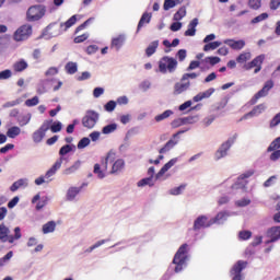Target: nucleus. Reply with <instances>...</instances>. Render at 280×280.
Listing matches in <instances>:
<instances>
[{"instance_id": "25", "label": "nucleus", "mask_w": 280, "mask_h": 280, "mask_svg": "<svg viewBox=\"0 0 280 280\" xmlns=\"http://www.w3.org/2000/svg\"><path fill=\"white\" fill-rule=\"evenodd\" d=\"M196 27H198V18L191 20L188 24L187 31L184 33V36H196Z\"/></svg>"}, {"instance_id": "35", "label": "nucleus", "mask_w": 280, "mask_h": 280, "mask_svg": "<svg viewBox=\"0 0 280 280\" xmlns=\"http://www.w3.org/2000/svg\"><path fill=\"white\" fill-rule=\"evenodd\" d=\"M54 231H56V222L55 221H49L43 225L44 235L54 233Z\"/></svg>"}, {"instance_id": "11", "label": "nucleus", "mask_w": 280, "mask_h": 280, "mask_svg": "<svg viewBox=\"0 0 280 280\" xmlns=\"http://www.w3.org/2000/svg\"><path fill=\"white\" fill-rule=\"evenodd\" d=\"M275 88V81L273 80H268L262 89L258 91L253 98L250 100V104H257L258 100H261V97H267L268 93H270V90Z\"/></svg>"}, {"instance_id": "54", "label": "nucleus", "mask_w": 280, "mask_h": 280, "mask_svg": "<svg viewBox=\"0 0 280 280\" xmlns=\"http://www.w3.org/2000/svg\"><path fill=\"white\" fill-rule=\"evenodd\" d=\"M50 177H47V173L45 174V176H39L35 179V185H44V183H51V179H49Z\"/></svg>"}, {"instance_id": "3", "label": "nucleus", "mask_w": 280, "mask_h": 280, "mask_svg": "<svg viewBox=\"0 0 280 280\" xmlns=\"http://www.w3.org/2000/svg\"><path fill=\"white\" fill-rule=\"evenodd\" d=\"M237 141V133H234L225 142H223L214 153V161H220L229 156V150L233 148V144Z\"/></svg>"}, {"instance_id": "28", "label": "nucleus", "mask_w": 280, "mask_h": 280, "mask_svg": "<svg viewBox=\"0 0 280 280\" xmlns=\"http://www.w3.org/2000/svg\"><path fill=\"white\" fill-rule=\"evenodd\" d=\"M10 235V229L5 224H0V242L5 244L8 242V236Z\"/></svg>"}, {"instance_id": "45", "label": "nucleus", "mask_w": 280, "mask_h": 280, "mask_svg": "<svg viewBox=\"0 0 280 280\" xmlns=\"http://www.w3.org/2000/svg\"><path fill=\"white\" fill-rule=\"evenodd\" d=\"M88 145H91V139L84 137L78 142L77 148L78 150H84V148H88Z\"/></svg>"}, {"instance_id": "38", "label": "nucleus", "mask_w": 280, "mask_h": 280, "mask_svg": "<svg viewBox=\"0 0 280 280\" xmlns=\"http://www.w3.org/2000/svg\"><path fill=\"white\" fill-rule=\"evenodd\" d=\"M222 46V42H211L206 43L203 46V51H213L214 49H218V47Z\"/></svg>"}, {"instance_id": "50", "label": "nucleus", "mask_w": 280, "mask_h": 280, "mask_svg": "<svg viewBox=\"0 0 280 280\" xmlns=\"http://www.w3.org/2000/svg\"><path fill=\"white\" fill-rule=\"evenodd\" d=\"M200 73L191 72V73H184L182 77V82H189V80H196Z\"/></svg>"}, {"instance_id": "16", "label": "nucleus", "mask_w": 280, "mask_h": 280, "mask_svg": "<svg viewBox=\"0 0 280 280\" xmlns=\"http://www.w3.org/2000/svg\"><path fill=\"white\" fill-rule=\"evenodd\" d=\"M267 237L270 240L266 242V244H272L275 242H279L280 238V226H272L267 231Z\"/></svg>"}, {"instance_id": "44", "label": "nucleus", "mask_w": 280, "mask_h": 280, "mask_svg": "<svg viewBox=\"0 0 280 280\" xmlns=\"http://www.w3.org/2000/svg\"><path fill=\"white\" fill-rule=\"evenodd\" d=\"M220 57H206L201 62L215 67V65L220 63Z\"/></svg>"}, {"instance_id": "31", "label": "nucleus", "mask_w": 280, "mask_h": 280, "mask_svg": "<svg viewBox=\"0 0 280 280\" xmlns=\"http://www.w3.org/2000/svg\"><path fill=\"white\" fill-rule=\"evenodd\" d=\"M19 135H21V127L13 126L7 130V137H9V139H16Z\"/></svg>"}, {"instance_id": "6", "label": "nucleus", "mask_w": 280, "mask_h": 280, "mask_svg": "<svg viewBox=\"0 0 280 280\" xmlns=\"http://www.w3.org/2000/svg\"><path fill=\"white\" fill-rule=\"evenodd\" d=\"M100 121V113L89 109L85 112V115L82 117L81 124L83 128L88 130H93L97 122Z\"/></svg>"}, {"instance_id": "17", "label": "nucleus", "mask_w": 280, "mask_h": 280, "mask_svg": "<svg viewBox=\"0 0 280 280\" xmlns=\"http://www.w3.org/2000/svg\"><path fill=\"white\" fill-rule=\"evenodd\" d=\"M191 86L189 81H180L175 83L174 85V95H180V93H185Z\"/></svg>"}, {"instance_id": "61", "label": "nucleus", "mask_w": 280, "mask_h": 280, "mask_svg": "<svg viewBox=\"0 0 280 280\" xmlns=\"http://www.w3.org/2000/svg\"><path fill=\"white\" fill-rule=\"evenodd\" d=\"M38 96H34L33 98H28L25 101V106L32 107V106H38Z\"/></svg>"}, {"instance_id": "21", "label": "nucleus", "mask_w": 280, "mask_h": 280, "mask_svg": "<svg viewBox=\"0 0 280 280\" xmlns=\"http://www.w3.org/2000/svg\"><path fill=\"white\" fill-rule=\"evenodd\" d=\"M265 59L266 56L264 55L257 56L253 61L246 63L244 68L246 69V71H250V69H254V67H261V65H264Z\"/></svg>"}, {"instance_id": "4", "label": "nucleus", "mask_w": 280, "mask_h": 280, "mask_svg": "<svg viewBox=\"0 0 280 280\" xmlns=\"http://www.w3.org/2000/svg\"><path fill=\"white\" fill-rule=\"evenodd\" d=\"M178 163V158H173L171 161H168L154 176L155 174V170L154 166L149 167L148 170V176L149 178L153 179L155 178V180H161V178H163V176H165V173L170 172V170H172V167H174V165H176Z\"/></svg>"}, {"instance_id": "64", "label": "nucleus", "mask_w": 280, "mask_h": 280, "mask_svg": "<svg viewBox=\"0 0 280 280\" xmlns=\"http://www.w3.org/2000/svg\"><path fill=\"white\" fill-rule=\"evenodd\" d=\"M252 236H253V233L250 231H241L238 233L240 240H250Z\"/></svg>"}, {"instance_id": "29", "label": "nucleus", "mask_w": 280, "mask_h": 280, "mask_svg": "<svg viewBox=\"0 0 280 280\" xmlns=\"http://www.w3.org/2000/svg\"><path fill=\"white\" fill-rule=\"evenodd\" d=\"M75 23H78V15H72L67 22L60 24V28L62 30L63 27L62 32H67V30L73 27Z\"/></svg>"}, {"instance_id": "63", "label": "nucleus", "mask_w": 280, "mask_h": 280, "mask_svg": "<svg viewBox=\"0 0 280 280\" xmlns=\"http://www.w3.org/2000/svg\"><path fill=\"white\" fill-rule=\"evenodd\" d=\"M172 128H180V126H185L184 118H176L171 122Z\"/></svg>"}, {"instance_id": "53", "label": "nucleus", "mask_w": 280, "mask_h": 280, "mask_svg": "<svg viewBox=\"0 0 280 280\" xmlns=\"http://www.w3.org/2000/svg\"><path fill=\"white\" fill-rule=\"evenodd\" d=\"M266 19H268V13H261L258 16L254 18L250 24L255 25L257 23H261V21H266Z\"/></svg>"}, {"instance_id": "46", "label": "nucleus", "mask_w": 280, "mask_h": 280, "mask_svg": "<svg viewBox=\"0 0 280 280\" xmlns=\"http://www.w3.org/2000/svg\"><path fill=\"white\" fill-rule=\"evenodd\" d=\"M117 130V124H109L105 127H103L102 132L103 135H110Z\"/></svg>"}, {"instance_id": "20", "label": "nucleus", "mask_w": 280, "mask_h": 280, "mask_svg": "<svg viewBox=\"0 0 280 280\" xmlns=\"http://www.w3.org/2000/svg\"><path fill=\"white\" fill-rule=\"evenodd\" d=\"M266 110V105L265 104H259L255 106L249 113L245 114L243 116V119H248V117H257L258 115H261Z\"/></svg>"}, {"instance_id": "40", "label": "nucleus", "mask_w": 280, "mask_h": 280, "mask_svg": "<svg viewBox=\"0 0 280 280\" xmlns=\"http://www.w3.org/2000/svg\"><path fill=\"white\" fill-rule=\"evenodd\" d=\"M172 115H174V112L171 109H167L164 113L155 116L154 119H155V121L161 122L165 119H168V117H172Z\"/></svg>"}, {"instance_id": "22", "label": "nucleus", "mask_w": 280, "mask_h": 280, "mask_svg": "<svg viewBox=\"0 0 280 280\" xmlns=\"http://www.w3.org/2000/svg\"><path fill=\"white\" fill-rule=\"evenodd\" d=\"M225 45H229V47H231L232 49H244V47L246 46V42L240 39V40H234V39H225L224 40Z\"/></svg>"}, {"instance_id": "48", "label": "nucleus", "mask_w": 280, "mask_h": 280, "mask_svg": "<svg viewBox=\"0 0 280 280\" xmlns=\"http://www.w3.org/2000/svg\"><path fill=\"white\" fill-rule=\"evenodd\" d=\"M12 257H14V253L8 252L4 257L0 258V268H3V266H5V264L12 259Z\"/></svg>"}, {"instance_id": "36", "label": "nucleus", "mask_w": 280, "mask_h": 280, "mask_svg": "<svg viewBox=\"0 0 280 280\" xmlns=\"http://www.w3.org/2000/svg\"><path fill=\"white\" fill-rule=\"evenodd\" d=\"M183 119H184V126H191L200 121V116L192 115V116L183 117Z\"/></svg>"}, {"instance_id": "39", "label": "nucleus", "mask_w": 280, "mask_h": 280, "mask_svg": "<svg viewBox=\"0 0 280 280\" xmlns=\"http://www.w3.org/2000/svg\"><path fill=\"white\" fill-rule=\"evenodd\" d=\"M137 185H138V187H145V186L154 187V179H152V177H145V178L140 179L137 183Z\"/></svg>"}, {"instance_id": "2", "label": "nucleus", "mask_w": 280, "mask_h": 280, "mask_svg": "<svg viewBox=\"0 0 280 280\" xmlns=\"http://www.w3.org/2000/svg\"><path fill=\"white\" fill-rule=\"evenodd\" d=\"M187 248H189V245L185 243L175 254L173 259V264L175 265V272H183V269L187 267V259H189V256H187Z\"/></svg>"}, {"instance_id": "23", "label": "nucleus", "mask_w": 280, "mask_h": 280, "mask_svg": "<svg viewBox=\"0 0 280 280\" xmlns=\"http://www.w3.org/2000/svg\"><path fill=\"white\" fill-rule=\"evenodd\" d=\"M213 93H215V89L210 88L205 92H200L199 94H197L196 96H194L192 101L194 102H202V100H207L209 98L210 95H213Z\"/></svg>"}, {"instance_id": "34", "label": "nucleus", "mask_w": 280, "mask_h": 280, "mask_svg": "<svg viewBox=\"0 0 280 280\" xmlns=\"http://www.w3.org/2000/svg\"><path fill=\"white\" fill-rule=\"evenodd\" d=\"M32 121V114H26V115H19L18 116V124L19 126H27Z\"/></svg>"}, {"instance_id": "60", "label": "nucleus", "mask_w": 280, "mask_h": 280, "mask_svg": "<svg viewBox=\"0 0 280 280\" xmlns=\"http://www.w3.org/2000/svg\"><path fill=\"white\" fill-rule=\"evenodd\" d=\"M12 78V70L7 69L0 72V80H10Z\"/></svg>"}, {"instance_id": "30", "label": "nucleus", "mask_w": 280, "mask_h": 280, "mask_svg": "<svg viewBox=\"0 0 280 280\" xmlns=\"http://www.w3.org/2000/svg\"><path fill=\"white\" fill-rule=\"evenodd\" d=\"M150 21H152V13L144 12L138 23L137 32H139V30L145 25V23H150Z\"/></svg>"}, {"instance_id": "62", "label": "nucleus", "mask_w": 280, "mask_h": 280, "mask_svg": "<svg viewBox=\"0 0 280 280\" xmlns=\"http://www.w3.org/2000/svg\"><path fill=\"white\" fill-rule=\"evenodd\" d=\"M151 86H152V83H151L150 81H148V80L142 81V82L139 84V89H140L141 91H143L144 93H145V91H149V89H151Z\"/></svg>"}, {"instance_id": "13", "label": "nucleus", "mask_w": 280, "mask_h": 280, "mask_svg": "<svg viewBox=\"0 0 280 280\" xmlns=\"http://www.w3.org/2000/svg\"><path fill=\"white\" fill-rule=\"evenodd\" d=\"M209 226H213L211 219L209 220L207 215H199L194 222L192 230L200 231V229H209Z\"/></svg>"}, {"instance_id": "14", "label": "nucleus", "mask_w": 280, "mask_h": 280, "mask_svg": "<svg viewBox=\"0 0 280 280\" xmlns=\"http://www.w3.org/2000/svg\"><path fill=\"white\" fill-rule=\"evenodd\" d=\"M81 191H82V187L70 186L66 191L67 202H75V200H78V196H80Z\"/></svg>"}, {"instance_id": "5", "label": "nucleus", "mask_w": 280, "mask_h": 280, "mask_svg": "<svg viewBox=\"0 0 280 280\" xmlns=\"http://www.w3.org/2000/svg\"><path fill=\"white\" fill-rule=\"evenodd\" d=\"M178 69V61L173 57H163L159 61V71L160 73H174Z\"/></svg>"}, {"instance_id": "10", "label": "nucleus", "mask_w": 280, "mask_h": 280, "mask_svg": "<svg viewBox=\"0 0 280 280\" xmlns=\"http://www.w3.org/2000/svg\"><path fill=\"white\" fill-rule=\"evenodd\" d=\"M246 266H248V261L238 260L230 271L232 280H244L242 271L245 270Z\"/></svg>"}, {"instance_id": "56", "label": "nucleus", "mask_w": 280, "mask_h": 280, "mask_svg": "<svg viewBox=\"0 0 280 280\" xmlns=\"http://www.w3.org/2000/svg\"><path fill=\"white\" fill-rule=\"evenodd\" d=\"M104 108L107 113H113V110L117 108V103L115 101H109L105 104Z\"/></svg>"}, {"instance_id": "24", "label": "nucleus", "mask_w": 280, "mask_h": 280, "mask_svg": "<svg viewBox=\"0 0 280 280\" xmlns=\"http://www.w3.org/2000/svg\"><path fill=\"white\" fill-rule=\"evenodd\" d=\"M124 167H126V162L122 159H118L114 162L110 174H119Z\"/></svg>"}, {"instance_id": "1", "label": "nucleus", "mask_w": 280, "mask_h": 280, "mask_svg": "<svg viewBox=\"0 0 280 280\" xmlns=\"http://www.w3.org/2000/svg\"><path fill=\"white\" fill-rule=\"evenodd\" d=\"M78 147L75 144H66L59 150V159L55 162V164L46 172V178H51V176H56V172L62 167V161H65V156L71 152H75Z\"/></svg>"}, {"instance_id": "49", "label": "nucleus", "mask_w": 280, "mask_h": 280, "mask_svg": "<svg viewBox=\"0 0 280 280\" xmlns=\"http://www.w3.org/2000/svg\"><path fill=\"white\" fill-rule=\"evenodd\" d=\"M280 148V137L275 139L267 149V152H275V150H279Z\"/></svg>"}, {"instance_id": "7", "label": "nucleus", "mask_w": 280, "mask_h": 280, "mask_svg": "<svg viewBox=\"0 0 280 280\" xmlns=\"http://www.w3.org/2000/svg\"><path fill=\"white\" fill-rule=\"evenodd\" d=\"M47 12V9L43 4H36L31 7L26 12V19L27 21L34 22V21H40L43 16H45Z\"/></svg>"}, {"instance_id": "26", "label": "nucleus", "mask_w": 280, "mask_h": 280, "mask_svg": "<svg viewBox=\"0 0 280 280\" xmlns=\"http://www.w3.org/2000/svg\"><path fill=\"white\" fill-rule=\"evenodd\" d=\"M82 166V161L78 160L75 161L70 167L66 168L63 171L65 176H71V174H75L78 170Z\"/></svg>"}, {"instance_id": "32", "label": "nucleus", "mask_w": 280, "mask_h": 280, "mask_svg": "<svg viewBox=\"0 0 280 280\" xmlns=\"http://www.w3.org/2000/svg\"><path fill=\"white\" fill-rule=\"evenodd\" d=\"M156 49H159V40H153L145 49L148 58H150V56H154V54H156Z\"/></svg>"}, {"instance_id": "8", "label": "nucleus", "mask_w": 280, "mask_h": 280, "mask_svg": "<svg viewBox=\"0 0 280 280\" xmlns=\"http://www.w3.org/2000/svg\"><path fill=\"white\" fill-rule=\"evenodd\" d=\"M255 173L253 171H247L246 173L242 174L236 182L232 185V194H235V191H246V185H248V178L253 176Z\"/></svg>"}, {"instance_id": "9", "label": "nucleus", "mask_w": 280, "mask_h": 280, "mask_svg": "<svg viewBox=\"0 0 280 280\" xmlns=\"http://www.w3.org/2000/svg\"><path fill=\"white\" fill-rule=\"evenodd\" d=\"M50 124H54V120H45L43 125L33 132L32 139L34 143H42L49 130Z\"/></svg>"}, {"instance_id": "33", "label": "nucleus", "mask_w": 280, "mask_h": 280, "mask_svg": "<svg viewBox=\"0 0 280 280\" xmlns=\"http://www.w3.org/2000/svg\"><path fill=\"white\" fill-rule=\"evenodd\" d=\"M27 67H28L27 61H25L24 59H21L20 61L15 62L13 65V69L18 73L25 71V69H27Z\"/></svg>"}, {"instance_id": "52", "label": "nucleus", "mask_w": 280, "mask_h": 280, "mask_svg": "<svg viewBox=\"0 0 280 280\" xmlns=\"http://www.w3.org/2000/svg\"><path fill=\"white\" fill-rule=\"evenodd\" d=\"M94 174L97 175V178H106V174L102 171V166H100V164L94 165Z\"/></svg>"}, {"instance_id": "18", "label": "nucleus", "mask_w": 280, "mask_h": 280, "mask_svg": "<svg viewBox=\"0 0 280 280\" xmlns=\"http://www.w3.org/2000/svg\"><path fill=\"white\" fill-rule=\"evenodd\" d=\"M231 217L229 211H221L214 218L211 219L212 224H224L226 220Z\"/></svg>"}, {"instance_id": "58", "label": "nucleus", "mask_w": 280, "mask_h": 280, "mask_svg": "<svg viewBox=\"0 0 280 280\" xmlns=\"http://www.w3.org/2000/svg\"><path fill=\"white\" fill-rule=\"evenodd\" d=\"M248 5L252 10H259L261 8V0H248Z\"/></svg>"}, {"instance_id": "51", "label": "nucleus", "mask_w": 280, "mask_h": 280, "mask_svg": "<svg viewBox=\"0 0 280 280\" xmlns=\"http://www.w3.org/2000/svg\"><path fill=\"white\" fill-rule=\"evenodd\" d=\"M49 130H51V132H60V130H62V122L55 121L52 125L50 124Z\"/></svg>"}, {"instance_id": "42", "label": "nucleus", "mask_w": 280, "mask_h": 280, "mask_svg": "<svg viewBox=\"0 0 280 280\" xmlns=\"http://www.w3.org/2000/svg\"><path fill=\"white\" fill-rule=\"evenodd\" d=\"M187 16V9L185 7L179 8V10L174 14L173 21H182Z\"/></svg>"}, {"instance_id": "55", "label": "nucleus", "mask_w": 280, "mask_h": 280, "mask_svg": "<svg viewBox=\"0 0 280 280\" xmlns=\"http://www.w3.org/2000/svg\"><path fill=\"white\" fill-rule=\"evenodd\" d=\"M247 60H250V52H243L236 58V61L241 65L246 62Z\"/></svg>"}, {"instance_id": "59", "label": "nucleus", "mask_w": 280, "mask_h": 280, "mask_svg": "<svg viewBox=\"0 0 280 280\" xmlns=\"http://www.w3.org/2000/svg\"><path fill=\"white\" fill-rule=\"evenodd\" d=\"M21 98H16L15 101L7 102L2 105V108H12L13 106H19L21 104Z\"/></svg>"}, {"instance_id": "12", "label": "nucleus", "mask_w": 280, "mask_h": 280, "mask_svg": "<svg viewBox=\"0 0 280 280\" xmlns=\"http://www.w3.org/2000/svg\"><path fill=\"white\" fill-rule=\"evenodd\" d=\"M30 36H32V25L25 24L15 31L13 38L20 43L21 40H27Z\"/></svg>"}, {"instance_id": "15", "label": "nucleus", "mask_w": 280, "mask_h": 280, "mask_svg": "<svg viewBox=\"0 0 280 280\" xmlns=\"http://www.w3.org/2000/svg\"><path fill=\"white\" fill-rule=\"evenodd\" d=\"M125 44H126V34H119L116 37L112 38L110 49H115V51H119Z\"/></svg>"}, {"instance_id": "19", "label": "nucleus", "mask_w": 280, "mask_h": 280, "mask_svg": "<svg viewBox=\"0 0 280 280\" xmlns=\"http://www.w3.org/2000/svg\"><path fill=\"white\" fill-rule=\"evenodd\" d=\"M28 185H30V179L20 178L11 185L10 191H19V189H25V187H27Z\"/></svg>"}, {"instance_id": "57", "label": "nucleus", "mask_w": 280, "mask_h": 280, "mask_svg": "<svg viewBox=\"0 0 280 280\" xmlns=\"http://www.w3.org/2000/svg\"><path fill=\"white\" fill-rule=\"evenodd\" d=\"M176 0H164V10L167 11V10H172V8H176Z\"/></svg>"}, {"instance_id": "37", "label": "nucleus", "mask_w": 280, "mask_h": 280, "mask_svg": "<svg viewBox=\"0 0 280 280\" xmlns=\"http://www.w3.org/2000/svg\"><path fill=\"white\" fill-rule=\"evenodd\" d=\"M116 154L113 151H109L103 162L104 170H108V163H115Z\"/></svg>"}, {"instance_id": "47", "label": "nucleus", "mask_w": 280, "mask_h": 280, "mask_svg": "<svg viewBox=\"0 0 280 280\" xmlns=\"http://www.w3.org/2000/svg\"><path fill=\"white\" fill-rule=\"evenodd\" d=\"M47 202H49V197L47 196L42 197L36 205V210L40 211V209H44L45 207H47Z\"/></svg>"}, {"instance_id": "27", "label": "nucleus", "mask_w": 280, "mask_h": 280, "mask_svg": "<svg viewBox=\"0 0 280 280\" xmlns=\"http://www.w3.org/2000/svg\"><path fill=\"white\" fill-rule=\"evenodd\" d=\"M178 144V140H168L162 149L159 150L160 154H166V152H170L175 145Z\"/></svg>"}, {"instance_id": "43", "label": "nucleus", "mask_w": 280, "mask_h": 280, "mask_svg": "<svg viewBox=\"0 0 280 280\" xmlns=\"http://www.w3.org/2000/svg\"><path fill=\"white\" fill-rule=\"evenodd\" d=\"M186 187H187L186 184H182L180 186L172 188L171 190H168V194L171 196H180V194H183V191H185Z\"/></svg>"}, {"instance_id": "41", "label": "nucleus", "mask_w": 280, "mask_h": 280, "mask_svg": "<svg viewBox=\"0 0 280 280\" xmlns=\"http://www.w3.org/2000/svg\"><path fill=\"white\" fill-rule=\"evenodd\" d=\"M66 71L67 73H69L70 75H73L74 73H78V63L73 62V61H69L66 65Z\"/></svg>"}]
</instances>
